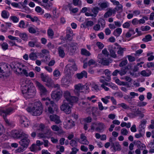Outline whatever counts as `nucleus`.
Returning a JSON list of instances; mask_svg holds the SVG:
<instances>
[{"mask_svg":"<svg viewBox=\"0 0 154 154\" xmlns=\"http://www.w3.org/2000/svg\"><path fill=\"white\" fill-rule=\"evenodd\" d=\"M17 109V106H14L8 108H0V115L3 116L6 124L10 126H12L14 125V122L10 121L6 117L7 115H10L14 112Z\"/></svg>","mask_w":154,"mask_h":154,"instance_id":"1","label":"nucleus"},{"mask_svg":"<svg viewBox=\"0 0 154 154\" xmlns=\"http://www.w3.org/2000/svg\"><path fill=\"white\" fill-rule=\"evenodd\" d=\"M43 107L40 102H37L35 103L34 106L32 107L27 108V111L32 113L33 116H38L40 115L42 112Z\"/></svg>","mask_w":154,"mask_h":154,"instance_id":"2","label":"nucleus"},{"mask_svg":"<svg viewBox=\"0 0 154 154\" xmlns=\"http://www.w3.org/2000/svg\"><path fill=\"white\" fill-rule=\"evenodd\" d=\"M63 96L68 103L71 106L76 103L79 100L78 98L75 96L71 95L70 92L68 91H64Z\"/></svg>","mask_w":154,"mask_h":154,"instance_id":"3","label":"nucleus"},{"mask_svg":"<svg viewBox=\"0 0 154 154\" xmlns=\"http://www.w3.org/2000/svg\"><path fill=\"white\" fill-rule=\"evenodd\" d=\"M48 102H45V105L48 107V112L50 114H53L55 110L57 109V106L53 101L51 100L50 99H47Z\"/></svg>","mask_w":154,"mask_h":154,"instance_id":"4","label":"nucleus"},{"mask_svg":"<svg viewBox=\"0 0 154 154\" xmlns=\"http://www.w3.org/2000/svg\"><path fill=\"white\" fill-rule=\"evenodd\" d=\"M11 136L14 139H18L26 136V134L21 130H13L11 132Z\"/></svg>","mask_w":154,"mask_h":154,"instance_id":"5","label":"nucleus"},{"mask_svg":"<svg viewBox=\"0 0 154 154\" xmlns=\"http://www.w3.org/2000/svg\"><path fill=\"white\" fill-rule=\"evenodd\" d=\"M19 118V122L22 127H27L30 125V122L26 117L20 115Z\"/></svg>","mask_w":154,"mask_h":154,"instance_id":"6","label":"nucleus"},{"mask_svg":"<svg viewBox=\"0 0 154 154\" xmlns=\"http://www.w3.org/2000/svg\"><path fill=\"white\" fill-rule=\"evenodd\" d=\"M69 103L64 101L63 104L60 106V109L64 111L66 114H69L71 111L72 106H70Z\"/></svg>","mask_w":154,"mask_h":154,"instance_id":"7","label":"nucleus"},{"mask_svg":"<svg viewBox=\"0 0 154 154\" xmlns=\"http://www.w3.org/2000/svg\"><path fill=\"white\" fill-rule=\"evenodd\" d=\"M77 69V68L75 63L72 64H69L65 66L64 71L66 73L69 74L71 73L72 71H76Z\"/></svg>","mask_w":154,"mask_h":154,"instance_id":"8","label":"nucleus"},{"mask_svg":"<svg viewBox=\"0 0 154 154\" xmlns=\"http://www.w3.org/2000/svg\"><path fill=\"white\" fill-rule=\"evenodd\" d=\"M74 87V93L76 95L79 96L80 92H84L83 90L85 89L86 86L82 85L81 84H79L75 85Z\"/></svg>","mask_w":154,"mask_h":154,"instance_id":"9","label":"nucleus"},{"mask_svg":"<svg viewBox=\"0 0 154 154\" xmlns=\"http://www.w3.org/2000/svg\"><path fill=\"white\" fill-rule=\"evenodd\" d=\"M35 83L36 86L40 90L41 95H45L47 93L48 91L43 85L38 81H36Z\"/></svg>","mask_w":154,"mask_h":154,"instance_id":"10","label":"nucleus"},{"mask_svg":"<svg viewBox=\"0 0 154 154\" xmlns=\"http://www.w3.org/2000/svg\"><path fill=\"white\" fill-rule=\"evenodd\" d=\"M23 137L24 138L22 139L19 143L21 146H24V148H27L30 142V140L27 137V135L26 134V136Z\"/></svg>","mask_w":154,"mask_h":154,"instance_id":"11","label":"nucleus"},{"mask_svg":"<svg viewBox=\"0 0 154 154\" xmlns=\"http://www.w3.org/2000/svg\"><path fill=\"white\" fill-rule=\"evenodd\" d=\"M62 95V91L60 90L53 91L51 94L52 98L56 100H58L60 99Z\"/></svg>","mask_w":154,"mask_h":154,"instance_id":"12","label":"nucleus"},{"mask_svg":"<svg viewBox=\"0 0 154 154\" xmlns=\"http://www.w3.org/2000/svg\"><path fill=\"white\" fill-rule=\"evenodd\" d=\"M111 147L113 148L112 151L115 152L116 151H120L121 150V146L118 142L116 141L111 143Z\"/></svg>","mask_w":154,"mask_h":154,"instance_id":"13","label":"nucleus"},{"mask_svg":"<svg viewBox=\"0 0 154 154\" xmlns=\"http://www.w3.org/2000/svg\"><path fill=\"white\" fill-rule=\"evenodd\" d=\"M115 49L116 47L113 45H109L108 46V50L110 52V56L113 58L117 57V55L115 51Z\"/></svg>","mask_w":154,"mask_h":154,"instance_id":"14","label":"nucleus"},{"mask_svg":"<svg viewBox=\"0 0 154 154\" xmlns=\"http://www.w3.org/2000/svg\"><path fill=\"white\" fill-rule=\"evenodd\" d=\"M64 126L66 129L72 128L75 125L74 122L72 119L68 120L64 123Z\"/></svg>","mask_w":154,"mask_h":154,"instance_id":"15","label":"nucleus"},{"mask_svg":"<svg viewBox=\"0 0 154 154\" xmlns=\"http://www.w3.org/2000/svg\"><path fill=\"white\" fill-rule=\"evenodd\" d=\"M50 118L51 121L54 122L56 124H59L61 122L59 117L56 115H51Z\"/></svg>","mask_w":154,"mask_h":154,"instance_id":"16","label":"nucleus"},{"mask_svg":"<svg viewBox=\"0 0 154 154\" xmlns=\"http://www.w3.org/2000/svg\"><path fill=\"white\" fill-rule=\"evenodd\" d=\"M52 129L54 131H58V134H61L64 133V131L56 125H53L51 126Z\"/></svg>","mask_w":154,"mask_h":154,"instance_id":"17","label":"nucleus"},{"mask_svg":"<svg viewBox=\"0 0 154 154\" xmlns=\"http://www.w3.org/2000/svg\"><path fill=\"white\" fill-rule=\"evenodd\" d=\"M8 70V66L6 64H2L0 65V73L7 72Z\"/></svg>","mask_w":154,"mask_h":154,"instance_id":"18","label":"nucleus"},{"mask_svg":"<svg viewBox=\"0 0 154 154\" xmlns=\"http://www.w3.org/2000/svg\"><path fill=\"white\" fill-rule=\"evenodd\" d=\"M76 76L78 79H81L83 77L87 78V73L86 71H83L80 73H77Z\"/></svg>","mask_w":154,"mask_h":154,"instance_id":"19","label":"nucleus"},{"mask_svg":"<svg viewBox=\"0 0 154 154\" xmlns=\"http://www.w3.org/2000/svg\"><path fill=\"white\" fill-rule=\"evenodd\" d=\"M140 74L144 77H148L152 74V72L149 69H146L140 72Z\"/></svg>","mask_w":154,"mask_h":154,"instance_id":"20","label":"nucleus"},{"mask_svg":"<svg viewBox=\"0 0 154 154\" xmlns=\"http://www.w3.org/2000/svg\"><path fill=\"white\" fill-rule=\"evenodd\" d=\"M30 85H29L28 84H26L23 86L21 91L23 94H26L27 93H28V91L30 89L29 87H30Z\"/></svg>","mask_w":154,"mask_h":154,"instance_id":"21","label":"nucleus"},{"mask_svg":"<svg viewBox=\"0 0 154 154\" xmlns=\"http://www.w3.org/2000/svg\"><path fill=\"white\" fill-rule=\"evenodd\" d=\"M117 53L120 56H123L124 51H126V48H122L120 46L117 48Z\"/></svg>","mask_w":154,"mask_h":154,"instance_id":"22","label":"nucleus"},{"mask_svg":"<svg viewBox=\"0 0 154 154\" xmlns=\"http://www.w3.org/2000/svg\"><path fill=\"white\" fill-rule=\"evenodd\" d=\"M32 87L30 88L29 90L28 91V93H27L26 94V95L29 96V98H31L33 97L35 94V92H34L33 90L32 89Z\"/></svg>","mask_w":154,"mask_h":154,"instance_id":"23","label":"nucleus"},{"mask_svg":"<svg viewBox=\"0 0 154 154\" xmlns=\"http://www.w3.org/2000/svg\"><path fill=\"white\" fill-rule=\"evenodd\" d=\"M59 56L61 58H63L65 56V53L62 47H59L58 48Z\"/></svg>","mask_w":154,"mask_h":154,"instance_id":"24","label":"nucleus"},{"mask_svg":"<svg viewBox=\"0 0 154 154\" xmlns=\"http://www.w3.org/2000/svg\"><path fill=\"white\" fill-rule=\"evenodd\" d=\"M100 8L97 7H94L91 9L92 12L93 13V15H94V17H96L97 14L98 13L99 11L100 10H101Z\"/></svg>","mask_w":154,"mask_h":154,"instance_id":"25","label":"nucleus"},{"mask_svg":"<svg viewBox=\"0 0 154 154\" xmlns=\"http://www.w3.org/2000/svg\"><path fill=\"white\" fill-rule=\"evenodd\" d=\"M45 82V85L49 88H52L54 86V82L50 78Z\"/></svg>","mask_w":154,"mask_h":154,"instance_id":"26","label":"nucleus"},{"mask_svg":"<svg viewBox=\"0 0 154 154\" xmlns=\"http://www.w3.org/2000/svg\"><path fill=\"white\" fill-rule=\"evenodd\" d=\"M105 125L103 123H99L98 124V127H97L95 130L99 132H101L103 129Z\"/></svg>","mask_w":154,"mask_h":154,"instance_id":"27","label":"nucleus"},{"mask_svg":"<svg viewBox=\"0 0 154 154\" xmlns=\"http://www.w3.org/2000/svg\"><path fill=\"white\" fill-rule=\"evenodd\" d=\"M122 32V29L121 28H118L115 30L113 32V34L116 36L118 37L119 36Z\"/></svg>","mask_w":154,"mask_h":154,"instance_id":"28","label":"nucleus"},{"mask_svg":"<svg viewBox=\"0 0 154 154\" xmlns=\"http://www.w3.org/2000/svg\"><path fill=\"white\" fill-rule=\"evenodd\" d=\"M85 23V25L83 24H82L81 25V27H82V26H83V28L86 27V26L88 27L91 26L94 24L93 22L91 21H88Z\"/></svg>","mask_w":154,"mask_h":154,"instance_id":"29","label":"nucleus"},{"mask_svg":"<svg viewBox=\"0 0 154 154\" xmlns=\"http://www.w3.org/2000/svg\"><path fill=\"white\" fill-rule=\"evenodd\" d=\"M81 54L83 55L87 56H89L90 55V53L85 48H82L81 49Z\"/></svg>","mask_w":154,"mask_h":154,"instance_id":"30","label":"nucleus"},{"mask_svg":"<svg viewBox=\"0 0 154 154\" xmlns=\"http://www.w3.org/2000/svg\"><path fill=\"white\" fill-rule=\"evenodd\" d=\"M19 35L20 37L23 40L26 41L28 39V36L27 34L25 33H19Z\"/></svg>","mask_w":154,"mask_h":154,"instance_id":"31","label":"nucleus"},{"mask_svg":"<svg viewBox=\"0 0 154 154\" xmlns=\"http://www.w3.org/2000/svg\"><path fill=\"white\" fill-rule=\"evenodd\" d=\"M152 37L150 35H146L144 38H143L142 41L144 42H147L152 40Z\"/></svg>","mask_w":154,"mask_h":154,"instance_id":"32","label":"nucleus"},{"mask_svg":"<svg viewBox=\"0 0 154 154\" xmlns=\"http://www.w3.org/2000/svg\"><path fill=\"white\" fill-rule=\"evenodd\" d=\"M47 34L48 37L52 38L54 35V32L53 30L51 28H49L47 30Z\"/></svg>","mask_w":154,"mask_h":154,"instance_id":"33","label":"nucleus"},{"mask_svg":"<svg viewBox=\"0 0 154 154\" xmlns=\"http://www.w3.org/2000/svg\"><path fill=\"white\" fill-rule=\"evenodd\" d=\"M52 132L50 129L46 130L45 132V136L47 138H49L52 135Z\"/></svg>","mask_w":154,"mask_h":154,"instance_id":"34","label":"nucleus"},{"mask_svg":"<svg viewBox=\"0 0 154 154\" xmlns=\"http://www.w3.org/2000/svg\"><path fill=\"white\" fill-rule=\"evenodd\" d=\"M53 4L52 3L49 2V3H46L45 5H42L45 9L51 10L52 8Z\"/></svg>","mask_w":154,"mask_h":154,"instance_id":"35","label":"nucleus"},{"mask_svg":"<svg viewBox=\"0 0 154 154\" xmlns=\"http://www.w3.org/2000/svg\"><path fill=\"white\" fill-rule=\"evenodd\" d=\"M20 64L17 63H14L13 65V67L12 68L14 71L17 72V70H18V69L20 67Z\"/></svg>","mask_w":154,"mask_h":154,"instance_id":"36","label":"nucleus"},{"mask_svg":"<svg viewBox=\"0 0 154 154\" xmlns=\"http://www.w3.org/2000/svg\"><path fill=\"white\" fill-rule=\"evenodd\" d=\"M29 57L30 59L34 60L37 58L36 54L33 52L31 53L29 55Z\"/></svg>","mask_w":154,"mask_h":154,"instance_id":"37","label":"nucleus"},{"mask_svg":"<svg viewBox=\"0 0 154 154\" xmlns=\"http://www.w3.org/2000/svg\"><path fill=\"white\" fill-rule=\"evenodd\" d=\"M1 15L3 18L6 19L8 17L9 14L8 11L5 10H4L2 12Z\"/></svg>","mask_w":154,"mask_h":154,"instance_id":"38","label":"nucleus"},{"mask_svg":"<svg viewBox=\"0 0 154 154\" xmlns=\"http://www.w3.org/2000/svg\"><path fill=\"white\" fill-rule=\"evenodd\" d=\"M127 68L126 67H123L119 71L120 72V75L121 76H122L125 75L127 72Z\"/></svg>","mask_w":154,"mask_h":154,"instance_id":"39","label":"nucleus"},{"mask_svg":"<svg viewBox=\"0 0 154 154\" xmlns=\"http://www.w3.org/2000/svg\"><path fill=\"white\" fill-rule=\"evenodd\" d=\"M35 11L41 15L43 14L44 13V10H42L39 6H36L35 9Z\"/></svg>","mask_w":154,"mask_h":154,"instance_id":"40","label":"nucleus"},{"mask_svg":"<svg viewBox=\"0 0 154 154\" xmlns=\"http://www.w3.org/2000/svg\"><path fill=\"white\" fill-rule=\"evenodd\" d=\"M41 76L42 80L45 82L50 78L48 76L44 75L43 73H41Z\"/></svg>","mask_w":154,"mask_h":154,"instance_id":"41","label":"nucleus"},{"mask_svg":"<svg viewBox=\"0 0 154 154\" xmlns=\"http://www.w3.org/2000/svg\"><path fill=\"white\" fill-rule=\"evenodd\" d=\"M115 9L116 11L119 13L121 12H122L123 10V6L119 3V5H117V6H116L115 8Z\"/></svg>","mask_w":154,"mask_h":154,"instance_id":"42","label":"nucleus"},{"mask_svg":"<svg viewBox=\"0 0 154 154\" xmlns=\"http://www.w3.org/2000/svg\"><path fill=\"white\" fill-rule=\"evenodd\" d=\"M98 24H100L102 28H104L105 26V21L103 19H100L98 20Z\"/></svg>","mask_w":154,"mask_h":154,"instance_id":"43","label":"nucleus"},{"mask_svg":"<svg viewBox=\"0 0 154 154\" xmlns=\"http://www.w3.org/2000/svg\"><path fill=\"white\" fill-rule=\"evenodd\" d=\"M72 2L75 6H80L82 4V2L81 0H73Z\"/></svg>","mask_w":154,"mask_h":154,"instance_id":"44","label":"nucleus"},{"mask_svg":"<svg viewBox=\"0 0 154 154\" xmlns=\"http://www.w3.org/2000/svg\"><path fill=\"white\" fill-rule=\"evenodd\" d=\"M111 62L108 59H102L101 61V63L104 65L108 66L109 65L110 63Z\"/></svg>","mask_w":154,"mask_h":154,"instance_id":"45","label":"nucleus"},{"mask_svg":"<svg viewBox=\"0 0 154 154\" xmlns=\"http://www.w3.org/2000/svg\"><path fill=\"white\" fill-rule=\"evenodd\" d=\"M147 121L145 120H143L141 121V124L140 125V127L141 129H144L145 128L146 126V124Z\"/></svg>","mask_w":154,"mask_h":154,"instance_id":"46","label":"nucleus"},{"mask_svg":"<svg viewBox=\"0 0 154 154\" xmlns=\"http://www.w3.org/2000/svg\"><path fill=\"white\" fill-rule=\"evenodd\" d=\"M10 19L14 23H17L19 20V18L15 16L10 17Z\"/></svg>","mask_w":154,"mask_h":154,"instance_id":"47","label":"nucleus"},{"mask_svg":"<svg viewBox=\"0 0 154 154\" xmlns=\"http://www.w3.org/2000/svg\"><path fill=\"white\" fill-rule=\"evenodd\" d=\"M99 5L102 9H103L108 7V3L107 2H104L99 4Z\"/></svg>","mask_w":154,"mask_h":154,"instance_id":"48","label":"nucleus"},{"mask_svg":"<svg viewBox=\"0 0 154 154\" xmlns=\"http://www.w3.org/2000/svg\"><path fill=\"white\" fill-rule=\"evenodd\" d=\"M61 82L64 85H68L70 83V81L67 79L66 78H64L61 80Z\"/></svg>","mask_w":154,"mask_h":154,"instance_id":"49","label":"nucleus"},{"mask_svg":"<svg viewBox=\"0 0 154 154\" xmlns=\"http://www.w3.org/2000/svg\"><path fill=\"white\" fill-rule=\"evenodd\" d=\"M27 148H24V146L20 147L16 150V153H20L24 151Z\"/></svg>","mask_w":154,"mask_h":154,"instance_id":"50","label":"nucleus"},{"mask_svg":"<svg viewBox=\"0 0 154 154\" xmlns=\"http://www.w3.org/2000/svg\"><path fill=\"white\" fill-rule=\"evenodd\" d=\"M53 74L55 77H58L60 76V73L58 69H56L54 71Z\"/></svg>","mask_w":154,"mask_h":154,"instance_id":"51","label":"nucleus"},{"mask_svg":"<svg viewBox=\"0 0 154 154\" xmlns=\"http://www.w3.org/2000/svg\"><path fill=\"white\" fill-rule=\"evenodd\" d=\"M27 82H28L29 83V82L27 81L26 79H22L20 80V83H21V85H22L23 86L24 85L26 84H28V83Z\"/></svg>","mask_w":154,"mask_h":154,"instance_id":"52","label":"nucleus"},{"mask_svg":"<svg viewBox=\"0 0 154 154\" xmlns=\"http://www.w3.org/2000/svg\"><path fill=\"white\" fill-rule=\"evenodd\" d=\"M36 29L32 27H30L29 28L28 30L31 33H35L36 32Z\"/></svg>","mask_w":154,"mask_h":154,"instance_id":"53","label":"nucleus"},{"mask_svg":"<svg viewBox=\"0 0 154 154\" xmlns=\"http://www.w3.org/2000/svg\"><path fill=\"white\" fill-rule=\"evenodd\" d=\"M2 48L4 50H5L8 49V44L6 42L3 43L1 45Z\"/></svg>","mask_w":154,"mask_h":154,"instance_id":"54","label":"nucleus"},{"mask_svg":"<svg viewBox=\"0 0 154 154\" xmlns=\"http://www.w3.org/2000/svg\"><path fill=\"white\" fill-rule=\"evenodd\" d=\"M136 113L141 118H143L144 117V115L141 112V111L137 109L135 111Z\"/></svg>","mask_w":154,"mask_h":154,"instance_id":"55","label":"nucleus"},{"mask_svg":"<svg viewBox=\"0 0 154 154\" xmlns=\"http://www.w3.org/2000/svg\"><path fill=\"white\" fill-rule=\"evenodd\" d=\"M96 45L100 49H102L104 47V45L102 43L99 42L96 43Z\"/></svg>","mask_w":154,"mask_h":154,"instance_id":"56","label":"nucleus"},{"mask_svg":"<svg viewBox=\"0 0 154 154\" xmlns=\"http://www.w3.org/2000/svg\"><path fill=\"white\" fill-rule=\"evenodd\" d=\"M70 144L73 147H76L77 146V142L74 140H72L70 141Z\"/></svg>","mask_w":154,"mask_h":154,"instance_id":"57","label":"nucleus"},{"mask_svg":"<svg viewBox=\"0 0 154 154\" xmlns=\"http://www.w3.org/2000/svg\"><path fill=\"white\" fill-rule=\"evenodd\" d=\"M128 61L127 60H124L122 61L119 64V66L120 67H123L125 66L127 64Z\"/></svg>","mask_w":154,"mask_h":154,"instance_id":"58","label":"nucleus"},{"mask_svg":"<svg viewBox=\"0 0 154 154\" xmlns=\"http://www.w3.org/2000/svg\"><path fill=\"white\" fill-rule=\"evenodd\" d=\"M121 134L124 135H126L128 133V131L125 128H123L121 130Z\"/></svg>","mask_w":154,"mask_h":154,"instance_id":"59","label":"nucleus"},{"mask_svg":"<svg viewBox=\"0 0 154 154\" xmlns=\"http://www.w3.org/2000/svg\"><path fill=\"white\" fill-rule=\"evenodd\" d=\"M150 27L148 26H142L141 27V29L143 31H146L150 29Z\"/></svg>","mask_w":154,"mask_h":154,"instance_id":"60","label":"nucleus"},{"mask_svg":"<svg viewBox=\"0 0 154 154\" xmlns=\"http://www.w3.org/2000/svg\"><path fill=\"white\" fill-rule=\"evenodd\" d=\"M96 63V62L94 60L91 59L88 61V65L89 66H90L91 65L95 64Z\"/></svg>","mask_w":154,"mask_h":154,"instance_id":"61","label":"nucleus"},{"mask_svg":"<svg viewBox=\"0 0 154 154\" xmlns=\"http://www.w3.org/2000/svg\"><path fill=\"white\" fill-rule=\"evenodd\" d=\"M37 146L35 144H33L30 147L31 151L32 152L35 151L36 150Z\"/></svg>","mask_w":154,"mask_h":154,"instance_id":"62","label":"nucleus"},{"mask_svg":"<svg viewBox=\"0 0 154 154\" xmlns=\"http://www.w3.org/2000/svg\"><path fill=\"white\" fill-rule=\"evenodd\" d=\"M130 26V23L129 22H126L124 23L122 26L124 28H128Z\"/></svg>","mask_w":154,"mask_h":154,"instance_id":"63","label":"nucleus"},{"mask_svg":"<svg viewBox=\"0 0 154 154\" xmlns=\"http://www.w3.org/2000/svg\"><path fill=\"white\" fill-rule=\"evenodd\" d=\"M72 151L71 152L70 154H76L77 152L79 151V149L74 147L72 149Z\"/></svg>","mask_w":154,"mask_h":154,"instance_id":"64","label":"nucleus"}]
</instances>
